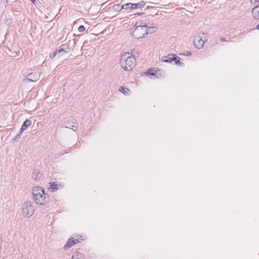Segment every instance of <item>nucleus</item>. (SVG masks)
Listing matches in <instances>:
<instances>
[{"mask_svg": "<svg viewBox=\"0 0 259 259\" xmlns=\"http://www.w3.org/2000/svg\"><path fill=\"white\" fill-rule=\"evenodd\" d=\"M131 34L136 39H140L147 34V28L142 26L141 24H138V21L136 23L134 28L131 29Z\"/></svg>", "mask_w": 259, "mask_h": 259, "instance_id": "7ed1b4c3", "label": "nucleus"}, {"mask_svg": "<svg viewBox=\"0 0 259 259\" xmlns=\"http://www.w3.org/2000/svg\"><path fill=\"white\" fill-rule=\"evenodd\" d=\"M4 1V3L5 4V6H7L8 4V0H3Z\"/></svg>", "mask_w": 259, "mask_h": 259, "instance_id": "c85d7f7f", "label": "nucleus"}, {"mask_svg": "<svg viewBox=\"0 0 259 259\" xmlns=\"http://www.w3.org/2000/svg\"><path fill=\"white\" fill-rule=\"evenodd\" d=\"M82 254L79 252H75L72 256L71 259H82Z\"/></svg>", "mask_w": 259, "mask_h": 259, "instance_id": "a211bd4d", "label": "nucleus"}, {"mask_svg": "<svg viewBox=\"0 0 259 259\" xmlns=\"http://www.w3.org/2000/svg\"><path fill=\"white\" fill-rule=\"evenodd\" d=\"M50 189L52 191H56L58 189V187L60 186L59 184H58L56 182H53L52 183H50Z\"/></svg>", "mask_w": 259, "mask_h": 259, "instance_id": "2eb2a0df", "label": "nucleus"}, {"mask_svg": "<svg viewBox=\"0 0 259 259\" xmlns=\"http://www.w3.org/2000/svg\"><path fill=\"white\" fill-rule=\"evenodd\" d=\"M174 54H170L166 56H163L162 57L161 60L163 62H166V63H171L172 62V59H174Z\"/></svg>", "mask_w": 259, "mask_h": 259, "instance_id": "9b49d317", "label": "nucleus"}, {"mask_svg": "<svg viewBox=\"0 0 259 259\" xmlns=\"http://www.w3.org/2000/svg\"><path fill=\"white\" fill-rule=\"evenodd\" d=\"M34 207L30 201L24 202L20 208L22 215L25 218H29L32 216L34 213Z\"/></svg>", "mask_w": 259, "mask_h": 259, "instance_id": "20e7f679", "label": "nucleus"}, {"mask_svg": "<svg viewBox=\"0 0 259 259\" xmlns=\"http://www.w3.org/2000/svg\"><path fill=\"white\" fill-rule=\"evenodd\" d=\"M152 17H148L143 19L142 20H140L138 21V24L142 25V26L144 27L145 28H147V29L148 27H150L152 26L154 23L153 21V20L151 19Z\"/></svg>", "mask_w": 259, "mask_h": 259, "instance_id": "0eeeda50", "label": "nucleus"}, {"mask_svg": "<svg viewBox=\"0 0 259 259\" xmlns=\"http://www.w3.org/2000/svg\"><path fill=\"white\" fill-rule=\"evenodd\" d=\"M40 174L39 172H34L32 175V178L35 180H37V178H39L40 176Z\"/></svg>", "mask_w": 259, "mask_h": 259, "instance_id": "6ab92c4d", "label": "nucleus"}, {"mask_svg": "<svg viewBox=\"0 0 259 259\" xmlns=\"http://www.w3.org/2000/svg\"><path fill=\"white\" fill-rule=\"evenodd\" d=\"M206 33L202 32L197 33L194 36L193 42L195 47L198 49H200L203 48L205 41L204 39L206 37Z\"/></svg>", "mask_w": 259, "mask_h": 259, "instance_id": "39448f33", "label": "nucleus"}, {"mask_svg": "<svg viewBox=\"0 0 259 259\" xmlns=\"http://www.w3.org/2000/svg\"><path fill=\"white\" fill-rule=\"evenodd\" d=\"M61 47H62V48H61V49H59L58 50H56V51L58 52V54L61 53V52H64V53L66 52V51H64V49H65V47H67V46L65 44H63L61 46Z\"/></svg>", "mask_w": 259, "mask_h": 259, "instance_id": "aec40b11", "label": "nucleus"}, {"mask_svg": "<svg viewBox=\"0 0 259 259\" xmlns=\"http://www.w3.org/2000/svg\"><path fill=\"white\" fill-rule=\"evenodd\" d=\"M145 4L146 3L144 1H141L136 4L132 3V9L142 8L145 5Z\"/></svg>", "mask_w": 259, "mask_h": 259, "instance_id": "f8f14e48", "label": "nucleus"}, {"mask_svg": "<svg viewBox=\"0 0 259 259\" xmlns=\"http://www.w3.org/2000/svg\"><path fill=\"white\" fill-rule=\"evenodd\" d=\"M251 13L254 19L259 20V4L252 9Z\"/></svg>", "mask_w": 259, "mask_h": 259, "instance_id": "1a4fd4ad", "label": "nucleus"}, {"mask_svg": "<svg viewBox=\"0 0 259 259\" xmlns=\"http://www.w3.org/2000/svg\"><path fill=\"white\" fill-rule=\"evenodd\" d=\"M57 55H58V52H57V51H56H56H55L53 52V53H52V54H50V57H51V58H55V57Z\"/></svg>", "mask_w": 259, "mask_h": 259, "instance_id": "393cba45", "label": "nucleus"}, {"mask_svg": "<svg viewBox=\"0 0 259 259\" xmlns=\"http://www.w3.org/2000/svg\"><path fill=\"white\" fill-rule=\"evenodd\" d=\"M73 128H75L76 129L77 128V126H76V125H71V127L70 128H71V130H73L74 131H76V130L75 129H73Z\"/></svg>", "mask_w": 259, "mask_h": 259, "instance_id": "bb28decb", "label": "nucleus"}, {"mask_svg": "<svg viewBox=\"0 0 259 259\" xmlns=\"http://www.w3.org/2000/svg\"><path fill=\"white\" fill-rule=\"evenodd\" d=\"M22 133H20V131L19 132V134H18L14 138V140L15 141H17V140L21 138V136Z\"/></svg>", "mask_w": 259, "mask_h": 259, "instance_id": "b1692460", "label": "nucleus"}, {"mask_svg": "<svg viewBox=\"0 0 259 259\" xmlns=\"http://www.w3.org/2000/svg\"><path fill=\"white\" fill-rule=\"evenodd\" d=\"M85 29L83 25H80L78 28V30L79 32H83L85 31Z\"/></svg>", "mask_w": 259, "mask_h": 259, "instance_id": "5701e85b", "label": "nucleus"}, {"mask_svg": "<svg viewBox=\"0 0 259 259\" xmlns=\"http://www.w3.org/2000/svg\"><path fill=\"white\" fill-rule=\"evenodd\" d=\"M81 236L79 235H73L68 240L63 248L67 250L72 247L73 245L80 242L82 240Z\"/></svg>", "mask_w": 259, "mask_h": 259, "instance_id": "423d86ee", "label": "nucleus"}, {"mask_svg": "<svg viewBox=\"0 0 259 259\" xmlns=\"http://www.w3.org/2000/svg\"><path fill=\"white\" fill-rule=\"evenodd\" d=\"M40 77V74L38 72H34L29 73L26 80L29 82H35L39 79Z\"/></svg>", "mask_w": 259, "mask_h": 259, "instance_id": "6e6552de", "label": "nucleus"}, {"mask_svg": "<svg viewBox=\"0 0 259 259\" xmlns=\"http://www.w3.org/2000/svg\"><path fill=\"white\" fill-rule=\"evenodd\" d=\"M31 121L30 120L27 119L23 123L21 128H20V133H23L25 130L29 126H30L31 124Z\"/></svg>", "mask_w": 259, "mask_h": 259, "instance_id": "9d476101", "label": "nucleus"}, {"mask_svg": "<svg viewBox=\"0 0 259 259\" xmlns=\"http://www.w3.org/2000/svg\"><path fill=\"white\" fill-rule=\"evenodd\" d=\"M70 124H69V121H66V122H65L62 127H65V128H70Z\"/></svg>", "mask_w": 259, "mask_h": 259, "instance_id": "4be33fe9", "label": "nucleus"}, {"mask_svg": "<svg viewBox=\"0 0 259 259\" xmlns=\"http://www.w3.org/2000/svg\"><path fill=\"white\" fill-rule=\"evenodd\" d=\"M120 63L122 68L125 71H131L136 65L135 58L130 53L123 54L120 59Z\"/></svg>", "mask_w": 259, "mask_h": 259, "instance_id": "f03ea898", "label": "nucleus"}, {"mask_svg": "<svg viewBox=\"0 0 259 259\" xmlns=\"http://www.w3.org/2000/svg\"><path fill=\"white\" fill-rule=\"evenodd\" d=\"M33 199L35 203L44 205L47 204L50 200L48 195L45 192L44 189L40 187H35L32 191Z\"/></svg>", "mask_w": 259, "mask_h": 259, "instance_id": "f257e3e1", "label": "nucleus"}, {"mask_svg": "<svg viewBox=\"0 0 259 259\" xmlns=\"http://www.w3.org/2000/svg\"><path fill=\"white\" fill-rule=\"evenodd\" d=\"M119 91L124 95H127V92L129 91V90L125 87L121 86L119 88Z\"/></svg>", "mask_w": 259, "mask_h": 259, "instance_id": "f3484780", "label": "nucleus"}, {"mask_svg": "<svg viewBox=\"0 0 259 259\" xmlns=\"http://www.w3.org/2000/svg\"><path fill=\"white\" fill-rule=\"evenodd\" d=\"M220 41H222V42H224V41H225L226 40H225V38L222 37V38H220Z\"/></svg>", "mask_w": 259, "mask_h": 259, "instance_id": "c756f323", "label": "nucleus"}, {"mask_svg": "<svg viewBox=\"0 0 259 259\" xmlns=\"http://www.w3.org/2000/svg\"><path fill=\"white\" fill-rule=\"evenodd\" d=\"M191 55H192L191 53L189 51H187L186 54V55L188 56H191Z\"/></svg>", "mask_w": 259, "mask_h": 259, "instance_id": "cd10ccee", "label": "nucleus"}, {"mask_svg": "<svg viewBox=\"0 0 259 259\" xmlns=\"http://www.w3.org/2000/svg\"><path fill=\"white\" fill-rule=\"evenodd\" d=\"M250 2L252 4L255 5L259 2V0H250Z\"/></svg>", "mask_w": 259, "mask_h": 259, "instance_id": "a878e982", "label": "nucleus"}, {"mask_svg": "<svg viewBox=\"0 0 259 259\" xmlns=\"http://www.w3.org/2000/svg\"><path fill=\"white\" fill-rule=\"evenodd\" d=\"M148 74L150 75H154V73H148Z\"/></svg>", "mask_w": 259, "mask_h": 259, "instance_id": "2f4dec72", "label": "nucleus"}, {"mask_svg": "<svg viewBox=\"0 0 259 259\" xmlns=\"http://www.w3.org/2000/svg\"><path fill=\"white\" fill-rule=\"evenodd\" d=\"M31 1L33 4H34V3L36 2L35 0H31Z\"/></svg>", "mask_w": 259, "mask_h": 259, "instance_id": "473e14b6", "label": "nucleus"}, {"mask_svg": "<svg viewBox=\"0 0 259 259\" xmlns=\"http://www.w3.org/2000/svg\"><path fill=\"white\" fill-rule=\"evenodd\" d=\"M121 9H123L124 10H132V3H127L124 5H122L121 6V7H120Z\"/></svg>", "mask_w": 259, "mask_h": 259, "instance_id": "dca6fc26", "label": "nucleus"}, {"mask_svg": "<svg viewBox=\"0 0 259 259\" xmlns=\"http://www.w3.org/2000/svg\"><path fill=\"white\" fill-rule=\"evenodd\" d=\"M173 58L174 59H172V61H174L176 64L180 66H182L184 65L183 63L181 62L180 60L181 58L179 57L174 54Z\"/></svg>", "mask_w": 259, "mask_h": 259, "instance_id": "4468645a", "label": "nucleus"}, {"mask_svg": "<svg viewBox=\"0 0 259 259\" xmlns=\"http://www.w3.org/2000/svg\"><path fill=\"white\" fill-rule=\"evenodd\" d=\"M157 30V27L156 26V24L155 23H154V24L152 25V26H151L150 27H148V29H147V34L148 33H154L155 31H156Z\"/></svg>", "mask_w": 259, "mask_h": 259, "instance_id": "ddd939ff", "label": "nucleus"}, {"mask_svg": "<svg viewBox=\"0 0 259 259\" xmlns=\"http://www.w3.org/2000/svg\"><path fill=\"white\" fill-rule=\"evenodd\" d=\"M256 29H257L258 30H259V24L256 25Z\"/></svg>", "mask_w": 259, "mask_h": 259, "instance_id": "7c9ffc66", "label": "nucleus"}, {"mask_svg": "<svg viewBox=\"0 0 259 259\" xmlns=\"http://www.w3.org/2000/svg\"><path fill=\"white\" fill-rule=\"evenodd\" d=\"M120 7H121V6L119 4H116L113 6V8L115 10L120 11L123 9H121Z\"/></svg>", "mask_w": 259, "mask_h": 259, "instance_id": "412c9836", "label": "nucleus"}]
</instances>
